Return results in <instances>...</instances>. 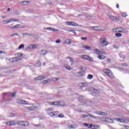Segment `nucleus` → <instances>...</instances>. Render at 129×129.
Here are the masks:
<instances>
[{
    "label": "nucleus",
    "mask_w": 129,
    "mask_h": 129,
    "mask_svg": "<svg viewBox=\"0 0 129 129\" xmlns=\"http://www.w3.org/2000/svg\"><path fill=\"white\" fill-rule=\"evenodd\" d=\"M100 115H105V113L104 112H100Z\"/></svg>",
    "instance_id": "43"
},
{
    "label": "nucleus",
    "mask_w": 129,
    "mask_h": 129,
    "mask_svg": "<svg viewBox=\"0 0 129 129\" xmlns=\"http://www.w3.org/2000/svg\"><path fill=\"white\" fill-rule=\"evenodd\" d=\"M84 125L85 126H88V123H84Z\"/></svg>",
    "instance_id": "56"
},
{
    "label": "nucleus",
    "mask_w": 129,
    "mask_h": 129,
    "mask_svg": "<svg viewBox=\"0 0 129 129\" xmlns=\"http://www.w3.org/2000/svg\"><path fill=\"white\" fill-rule=\"evenodd\" d=\"M14 36H19L18 33H14Z\"/></svg>",
    "instance_id": "60"
},
{
    "label": "nucleus",
    "mask_w": 129,
    "mask_h": 129,
    "mask_svg": "<svg viewBox=\"0 0 129 129\" xmlns=\"http://www.w3.org/2000/svg\"><path fill=\"white\" fill-rule=\"evenodd\" d=\"M27 36H28L29 37H33L34 35L32 34H30L28 33V34L27 35Z\"/></svg>",
    "instance_id": "49"
},
{
    "label": "nucleus",
    "mask_w": 129,
    "mask_h": 129,
    "mask_svg": "<svg viewBox=\"0 0 129 129\" xmlns=\"http://www.w3.org/2000/svg\"><path fill=\"white\" fill-rule=\"evenodd\" d=\"M18 59V57H16L14 58V59L15 60V61H18V59Z\"/></svg>",
    "instance_id": "57"
},
{
    "label": "nucleus",
    "mask_w": 129,
    "mask_h": 129,
    "mask_svg": "<svg viewBox=\"0 0 129 129\" xmlns=\"http://www.w3.org/2000/svg\"><path fill=\"white\" fill-rule=\"evenodd\" d=\"M37 108H38L37 106H32L27 108L28 110H29V111H34V110H36Z\"/></svg>",
    "instance_id": "11"
},
{
    "label": "nucleus",
    "mask_w": 129,
    "mask_h": 129,
    "mask_svg": "<svg viewBox=\"0 0 129 129\" xmlns=\"http://www.w3.org/2000/svg\"><path fill=\"white\" fill-rule=\"evenodd\" d=\"M122 17H127V15L124 13H122Z\"/></svg>",
    "instance_id": "45"
},
{
    "label": "nucleus",
    "mask_w": 129,
    "mask_h": 129,
    "mask_svg": "<svg viewBox=\"0 0 129 129\" xmlns=\"http://www.w3.org/2000/svg\"><path fill=\"white\" fill-rule=\"evenodd\" d=\"M29 125V122L27 121H23V126H28Z\"/></svg>",
    "instance_id": "27"
},
{
    "label": "nucleus",
    "mask_w": 129,
    "mask_h": 129,
    "mask_svg": "<svg viewBox=\"0 0 129 129\" xmlns=\"http://www.w3.org/2000/svg\"><path fill=\"white\" fill-rule=\"evenodd\" d=\"M115 35L116 36V37H118L119 38H120V37H121V36H122V34H121V33H116L115 34Z\"/></svg>",
    "instance_id": "37"
},
{
    "label": "nucleus",
    "mask_w": 129,
    "mask_h": 129,
    "mask_svg": "<svg viewBox=\"0 0 129 129\" xmlns=\"http://www.w3.org/2000/svg\"><path fill=\"white\" fill-rule=\"evenodd\" d=\"M16 97V93L13 92L12 93V97Z\"/></svg>",
    "instance_id": "51"
},
{
    "label": "nucleus",
    "mask_w": 129,
    "mask_h": 129,
    "mask_svg": "<svg viewBox=\"0 0 129 129\" xmlns=\"http://www.w3.org/2000/svg\"><path fill=\"white\" fill-rule=\"evenodd\" d=\"M116 7L117 9H118V8H119V5L118 4H117Z\"/></svg>",
    "instance_id": "59"
},
{
    "label": "nucleus",
    "mask_w": 129,
    "mask_h": 129,
    "mask_svg": "<svg viewBox=\"0 0 129 129\" xmlns=\"http://www.w3.org/2000/svg\"><path fill=\"white\" fill-rule=\"evenodd\" d=\"M122 66H125V67H127L128 65L125 63H123Z\"/></svg>",
    "instance_id": "50"
},
{
    "label": "nucleus",
    "mask_w": 129,
    "mask_h": 129,
    "mask_svg": "<svg viewBox=\"0 0 129 129\" xmlns=\"http://www.w3.org/2000/svg\"><path fill=\"white\" fill-rule=\"evenodd\" d=\"M96 114H97L98 115H100V111H96L95 112Z\"/></svg>",
    "instance_id": "52"
},
{
    "label": "nucleus",
    "mask_w": 129,
    "mask_h": 129,
    "mask_svg": "<svg viewBox=\"0 0 129 129\" xmlns=\"http://www.w3.org/2000/svg\"><path fill=\"white\" fill-rule=\"evenodd\" d=\"M104 73L107 76H108L110 78L113 77V75H112V73L111 72V71L110 70H104Z\"/></svg>",
    "instance_id": "6"
},
{
    "label": "nucleus",
    "mask_w": 129,
    "mask_h": 129,
    "mask_svg": "<svg viewBox=\"0 0 129 129\" xmlns=\"http://www.w3.org/2000/svg\"><path fill=\"white\" fill-rule=\"evenodd\" d=\"M56 43V44H60V43H61V40L60 39L57 40Z\"/></svg>",
    "instance_id": "44"
},
{
    "label": "nucleus",
    "mask_w": 129,
    "mask_h": 129,
    "mask_svg": "<svg viewBox=\"0 0 129 129\" xmlns=\"http://www.w3.org/2000/svg\"><path fill=\"white\" fill-rule=\"evenodd\" d=\"M78 76L80 77L81 76H83V72H79L78 73Z\"/></svg>",
    "instance_id": "31"
},
{
    "label": "nucleus",
    "mask_w": 129,
    "mask_h": 129,
    "mask_svg": "<svg viewBox=\"0 0 129 129\" xmlns=\"http://www.w3.org/2000/svg\"><path fill=\"white\" fill-rule=\"evenodd\" d=\"M47 53H48V51L47 50H42L40 51V55L41 56H45V55H46Z\"/></svg>",
    "instance_id": "20"
},
{
    "label": "nucleus",
    "mask_w": 129,
    "mask_h": 129,
    "mask_svg": "<svg viewBox=\"0 0 129 129\" xmlns=\"http://www.w3.org/2000/svg\"><path fill=\"white\" fill-rule=\"evenodd\" d=\"M120 29H121V27L116 28L112 29V31H113L114 33H120L119 32L120 31L119 30Z\"/></svg>",
    "instance_id": "16"
},
{
    "label": "nucleus",
    "mask_w": 129,
    "mask_h": 129,
    "mask_svg": "<svg viewBox=\"0 0 129 129\" xmlns=\"http://www.w3.org/2000/svg\"><path fill=\"white\" fill-rule=\"evenodd\" d=\"M94 54H97V55H102V52L98 49H95L93 51Z\"/></svg>",
    "instance_id": "14"
},
{
    "label": "nucleus",
    "mask_w": 129,
    "mask_h": 129,
    "mask_svg": "<svg viewBox=\"0 0 129 129\" xmlns=\"http://www.w3.org/2000/svg\"><path fill=\"white\" fill-rule=\"evenodd\" d=\"M66 24H67L68 26H72V27H78V24L74 22H66Z\"/></svg>",
    "instance_id": "8"
},
{
    "label": "nucleus",
    "mask_w": 129,
    "mask_h": 129,
    "mask_svg": "<svg viewBox=\"0 0 129 129\" xmlns=\"http://www.w3.org/2000/svg\"><path fill=\"white\" fill-rule=\"evenodd\" d=\"M98 58L100 60H103V59H105V56H104V55H101V54H100V55L98 56Z\"/></svg>",
    "instance_id": "26"
},
{
    "label": "nucleus",
    "mask_w": 129,
    "mask_h": 129,
    "mask_svg": "<svg viewBox=\"0 0 129 129\" xmlns=\"http://www.w3.org/2000/svg\"><path fill=\"white\" fill-rule=\"evenodd\" d=\"M91 128V129H98V125H93L92 124H91L89 126V128Z\"/></svg>",
    "instance_id": "18"
},
{
    "label": "nucleus",
    "mask_w": 129,
    "mask_h": 129,
    "mask_svg": "<svg viewBox=\"0 0 129 129\" xmlns=\"http://www.w3.org/2000/svg\"><path fill=\"white\" fill-rule=\"evenodd\" d=\"M90 29H93L94 31H100V27L99 26H91Z\"/></svg>",
    "instance_id": "17"
},
{
    "label": "nucleus",
    "mask_w": 129,
    "mask_h": 129,
    "mask_svg": "<svg viewBox=\"0 0 129 129\" xmlns=\"http://www.w3.org/2000/svg\"><path fill=\"white\" fill-rule=\"evenodd\" d=\"M86 117H88V115L86 114H83L81 116V118H85Z\"/></svg>",
    "instance_id": "35"
},
{
    "label": "nucleus",
    "mask_w": 129,
    "mask_h": 129,
    "mask_svg": "<svg viewBox=\"0 0 129 129\" xmlns=\"http://www.w3.org/2000/svg\"><path fill=\"white\" fill-rule=\"evenodd\" d=\"M110 61H111L110 59L108 58V59H107V63H110Z\"/></svg>",
    "instance_id": "55"
},
{
    "label": "nucleus",
    "mask_w": 129,
    "mask_h": 129,
    "mask_svg": "<svg viewBox=\"0 0 129 129\" xmlns=\"http://www.w3.org/2000/svg\"><path fill=\"white\" fill-rule=\"evenodd\" d=\"M75 127H77V125H76V124L71 125L69 126L70 128H75Z\"/></svg>",
    "instance_id": "33"
},
{
    "label": "nucleus",
    "mask_w": 129,
    "mask_h": 129,
    "mask_svg": "<svg viewBox=\"0 0 129 129\" xmlns=\"http://www.w3.org/2000/svg\"><path fill=\"white\" fill-rule=\"evenodd\" d=\"M61 102H52L51 103V105H59L60 106H64V105H60Z\"/></svg>",
    "instance_id": "15"
},
{
    "label": "nucleus",
    "mask_w": 129,
    "mask_h": 129,
    "mask_svg": "<svg viewBox=\"0 0 129 129\" xmlns=\"http://www.w3.org/2000/svg\"><path fill=\"white\" fill-rule=\"evenodd\" d=\"M68 32H72V33H73L75 35H77V33H76L74 30H68Z\"/></svg>",
    "instance_id": "39"
},
{
    "label": "nucleus",
    "mask_w": 129,
    "mask_h": 129,
    "mask_svg": "<svg viewBox=\"0 0 129 129\" xmlns=\"http://www.w3.org/2000/svg\"><path fill=\"white\" fill-rule=\"evenodd\" d=\"M97 90L96 89H94V92L95 93H97Z\"/></svg>",
    "instance_id": "54"
},
{
    "label": "nucleus",
    "mask_w": 129,
    "mask_h": 129,
    "mask_svg": "<svg viewBox=\"0 0 129 129\" xmlns=\"http://www.w3.org/2000/svg\"><path fill=\"white\" fill-rule=\"evenodd\" d=\"M64 42L67 45H71V43H72V40L70 39H66Z\"/></svg>",
    "instance_id": "19"
},
{
    "label": "nucleus",
    "mask_w": 129,
    "mask_h": 129,
    "mask_svg": "<svg viewBox=\"0 0 129 129\" xmlns=\"http://www.w3.org/2000/svg\"><path fill=\"white\" fill-rule=\"evenodd\" d=\"M120 30L119 31L120 33H128V31L124 28H121L120 29Z\"/></svg>",
    "instance_id": "21"
},
{
    "label": "nucleus",
    "mask_w": 129,
    "mask_h": 129,
    "mask_svg": "<svg viewBox=\"0 0 129 129\" xmlns=\"http://www.w3.org/2000/svg\"><path fill=\"white\" fill-rule=\"evenodd\" d=\"M35 66L36 67H40V66H41V62L38 61L37 62L35 63Z\"/></svg>",
    "instance_id": "34"
},
{
    "label": "nucleus",
    "mask_w": 129,
    "mask_h": 129,
    "mask_svg": "<svg viewBox=\"0 0 129 129\" xmlns=\"http://www.w3.org/2000/svg\"><path fill=\"white\" fill-rule=\"evenodd\" d=\"M10 11H11V8H9V9L7 10V12H10Z\"/></svg>",
    "instance_id": "62"
},
{
    "label": "nucleus",
    "mask_w": 129,
    "mask_h": 129,
    "mask_svg": "<svg viewBox=\"0 0 129 129\" xmlns=\"http://www.w3.org/2000/svg\"><path fill=\"white\" fill-rule=\"evenodd\" d=\"M43 79H45L44 76H40L35 78V80H43Z\"/></svg>",
    "instance_id": "24"
},
{
    "label": "nucleus",
    "mask_w": 129,
    "mask_h": 129,
    "mask_svg": "<svg viewBox=\"0 0 129 129\" xmlns=\"http://www.w3.org/2000/svg\"><path fill=\"white\" fill-rule=\"evenodd\" d=\"M3 52L4 51H0V54H3Z\"/></svg>",
    "instance_id": "64"
},
{
    "label": "nucleus",
    "mask_w": 129,
    "mask_h": 129,
    "mask_svg": "<svg viewBox=\"0 0 129 129\" xmlns=\"http://www.w3.org/2000/svg\"><path fill=\"white\" fill-rule=\"evenodd\" d=\"M112 120H116V121H118V122H123V123L125 122V120H124L123 119H121L119 118H115L112 119L109 117H106L105 121L106 122H109L110 123H112V122H113Z\"/></svg>",
    "instance_id": "1"
},
{
    "label": "nucleus",
    "mask_w": 129,
    "mask_h": 129,
    "mask_svg": "<svg viewBox=\"0 0 129 129\" xmlns=\"http://www.w3.org/2000/svg\"><path fill=\"white\" fill-rule=\"evenodd\" d=\"M102 65H103L104 66H105V63H104V62H102Z\"/></svg>",
    "instance_id": "63"
},
{
    "label": "nucleus",
    "mask_w": 129,
    "mask_h": 129,
    "mask_svg": "<svg viewBox=\"0 0 129 129\" xmlns=\"http://www.w3.org/2000/svg\"><path fill=\"white\" fill-rule=\"evenodd\" d=\"M67 59H70V61L71 62V65H73V64H74L73 59L72 57H67Z\"/></svg>",
    "instance_id": "29"
},
{
    "label": "nucleus",
    "mask_w": 129,
    "mask_h": 129,
    "mask_svg": "<svg viewBox=\"0 0 129 129\" xmlns=\"http://www.w3.org/2000/svg\"><path fill=\"white\" fill-rule=\"evenodd\" d=\"M16 15H20V12L16 11Z\"/></svg>",
    "instance_id": "58"
},
{
    "label": "nucleus",
    "mask_w": 129,
    "mask_h": 129,
    "mask_svg": "<svg viewBox=\"0 0 129 129\" xmlns=\"http://www.w3.org/2000/svg\"><path fill=\"white\" fill-rule=\"evenodd\" d=\"M58 117H64V115H63V114H60L59 115H58Z\"/></svg>",
    "instance_id": "46"
},
{
    "label": "nucleus",
    "mask_w": 129,
    "mask_h": 129,
    "mask_svg": "<svg viewBox=\"0 0 129 129\" xmlns=\"http://www.w3.org/2000/svg\"><path fill=\"white\" fill-rule=\"evenodd\" d=\"M86 84L85 83H81L80 84V87L83 88V87H85V86H86Z\"/></svg>",
    "instance_id": "30"
},
{
    "label": "nucleus",
    "mask_w": 129,
    "mask_h": 129,
    "mask_svg": "<svg viewBox=\"0 0 129 129\" xmlns=\"http://www.w3.org/2000/svg\"><path fill=\"white\" fill-rule=\"evenodd\" d=\"M109 19L111 21L113 22H118L120 20L119 17H110Z\"/></svg>",
    "instance_id": "9"
},
{
    "label": "nucleus",
    "mask_w": 129,
    "mask_h": 129,
    "mask_svg": "<svg viewBox=\"0 0 129 129\" xmlns=\"http://www.w3.org/2000/svg\"><path fill=\"white\" fill-rule=\"evenodd\" d=\"M13 22H19V19H9L6 20H3L2 23L3 25H7V24H10V23H13Z\"/></svg>",
    "instance_id": "2"
},
{
    "label": "nucleus",
    "mask_w": 129,
    "mask_h": 129,
    "mask_svg": "<svg viewBox=\"0 0 129 129\" xmlns=\"http://www.w3.org/2000/svg\"><path fill=\"white\" fill-rule=\"evenodd\" d=\"M24 47H25V45L21 44L19 46L18 49H19V50H21V49H24Z\"/></svg>",
    "instance_id": "38"
},
{
    "label": "nucleus",
    "mask_w": 129,
    "mask_h": 129,
    "mask_svg": "<svg viewBox=\"0 0 129 129\" xmlns=\"http://www.w3.org/2000/svg\"><path fill=\"white\" fill-rule=\"evenodd\" d=\"M49 81H50V80H44V81H43V82L44 84H47V83H49Z\"/></svg>",
    "instance_id": "40"
},
{
    "label": "nucleus",
    "mask_w": 129,
    "mask_h": 129,
    "mask_svg": "<svg viewBox=\"0 0 129 129\" xmlns=\"http://www.w3.org/2000/svg\"><path fill=\"white\" fill-rule=\"evenodd\" d=\"M81 58L84 60H87L88 61H89L90 62H94V60L92 58L90 57V56L86 55H82L81 56Z\"/></svg>",
    "instance_id": "5"
},
{
    "label": "nucleus",
    "mask_w": 129,
    "mask_h": 129,
    "mask_svg": "<svg viewBox=\"0 0 129 129\" xmlns=\"http://www.w3.org/2000/svg\"><path fill=\"white\" fill-rule=\"evenodd\" d=\"M45 30H47L48 31H52L53 32H59V30L55 29L52 27H48V28H44Z\"/></svg>",
    "instance_id": "13"
},
{
    "label": "nucleus",
    "mask_w": 129,
    "mask_h": 129,
    "mask_svg": "<svg viewBox=\"0 0 129 129\" xmlns=\"http://www.w3.org/2000/svg\"><path fill=\"white\" fill-rule=\"evenodd\" d=\"M17 124L20 126H24V121H17Z\"/></svg>",
    "instance_id": "23"
},
{
    "label": "nucleus",
    "mask_w": 129,
    "mask_h": 129,
    "mask_svg": "<svg viewBox=\"0 0 129 129\" xmlns=\"http://www.w3.org/2000/svg\"><path fill=\"white\" fill-rule=\"evenodd\" d=\"M100 44L102 47H105V46L109 45V42L107 41V39L105 38H102L100 40Z\"/></svg>",
    "instance_id": "3"
},
{
    "label": "nucleus",
    "mask_w": 129,
    "mask_h": 129,
    "mask_svg": "<svg viewBox=\"0 0 129 129\" xmlns=\"http://www.w3.org/2000/svg\"><path fill=\"white\" fill-rule=\"evenodd\" d=\"M6 124H7V125H8V126H12L13 125H17V120H14L13 121L6 122Z\"/></svg>",
    "instance_id": "7"
},
{
    "label": "nucleus",
    "mask_w": 129,
    "mask_h": 129,
    "mask_svg": "<svg viewBox=\"0 0 129 129\" xmlns=\"http://www.w3.org/2000/svg\"><path fill=\"white\" fill-rule=\"evenodd\" d=\"M82 97H83L82 96L80 97L79 98V101H81L80 100V99H81V98H82Z\"/></svg>",
    "instance_id": "61"
},
{
    "label": "nucleus",
    "mask_w": 129,
    "mask_h": 129,
    "mask_svg": "<svg viewBox=\"0 0 129 129\" xmlns=\"http://www.w3.org/2000/svg\"><path fill=\"white\" fill-rule=\"evenodd\" d=\"M19 4H21L22 6L24 7L25 6H28L29 4H31V2L29 1H23L19 2Z\"/></svg>",
    "instance_id": "12"
},
{
    "label": "nucleus",
    "mask_w": 129,
    "mask_h": 129,
    "mask_svg": "<svg viewBox=\"0 0 129 129\" xmlns=\"http://www.w3.org/2000/svg\"><path fill=\"white\" fill-rule=\"evenodd\" d=\"M14 26V24H11L10 26H9V28H11V29H23L24 28H25V26H22L20 24H17L14 26Z\"/></svg>",
    "instance_id": "4"
},
{
    "label": "nucleus",
    "mask_w": 129,
    "mask_h": 129,
    "mask_svg": "<svg viewBox=\"0 0 129 129\" xmlns=\"http://www.w3.org/2000/svg\"><path fill=\"white\" fill-rule=\"evenodd\" d=\"M88 79H92L93 78V76L91 75V74H89L88 76V77H87Z\"/></svg>",
    "instance_id": "36"
},
{
    "label": "nucleus",
    "mask_w": 129,
    "mask_h": 129,
    "mask_svg": "<svg viewBox=\"0 0 129 129\" xmlns=\"http://www.w3.org/2000/svg\"><path fill=\"white\" fill-rule=\"evenodd\" d=\"M27 49H32V44L27 46Z\"/></svg>",
    "instance_id": "48"
},
{
    "label": "nucleus",
    "mask_w": 129,
    "mask_h": 129,
    "mask_svg": "<svg viewBox=\"0 0 129 129\" xmlns=\"http://www.w3.org/2000/svg\"><path fill=\"white\" fill-rule=\"evenodd\" d=\"M23 36H28L29 35V33H22Z\"/></svg>",
    "instance_id": "53"
},
{
    "label": "nucleus",
    "mask_w": 129,
    "mask_h": 129,
    "mask_svg": "<svg viewBox=\"0 0 129 129\" xmlns=\"http://www.w3.org/2000/svg\"><path fill=\"white\" fill-rule=\"evenodd\" d=\"M88 115L91 118H94L95 119H97V117H96L91 114H88Z\"/></svg>",
    "instance_id": "25"
},
{
    "label": "nucleus",
    "mask_w": 129,
    "mask_h": 129,
    "mask_svg": "<svg viewBox=\"0 0 129 129\" xmlns=\"http://www.w3.org/2000/svg\"><path fill=\"white\" fill-rule=\"evenodd\" d=\"M17 55H18V57H19V58L22 57V56H23V54H22L20 53H17Z\"/></svg>",
    "instance_id": "47"
},
{
    "label": "nucleus",
    "mask_w": 129,
    "mask_h": 129,
    "mask_svg": "<svg viewBox=\"0 0 129 129\" xmlns=\"http://www.w3.org/2000/svg\"><path fill=\"white\" fill-rule=\"evenodd\" d=\"M81 40L83 41H87V37H82Z\"/></svg>",
    "instance_id": "42"
},
{
    "label": "nucleus",
    "mask_w": 129,
    "mask_h": 129,
    "mask_svg": "<svg viewBox=\"0 0 129 129\" xmlns=\"http://www.w3.org/2000/svg\"><path fill=\"white\" fill-rule=\"evenodd\" d=\"M27 102H28L21 99H18L17 101V103H18L19 104H28V103Z\"/></svg>",
    "instance_id": "10"
},
{
    "label": "nucleus",
    "mask_w": 129,
    "mask_h": 129,
    "mask_svg": "<svg viewBox=\"0 0 129 129\" xmlns=\"http://www.w3.org/2000/svg\"><path fill=\"white\" fill-rule=\"evenodd\" d=\"M83 48L84 49H86V50H90V49H91V47L90 46H83Z\"/></svg>",
    "instance_id": "28"
},
{
    "label": "nucleus",
    "mask_w": 129,
    "mask_h": 129,
    "mask_svg": "<svg viewBox=\"0 0 129 129\" xmlns=\"http://www.w3.org/2000/svg\"><path fill=\"white\" fill-rule=\"evenodd\" d=\"M56 113H59V112L56 111L53 112H49L48 113V115H50V116H54V115H56Z\"/></svg>",
    "instance_id": "22"
},
{
    "label": "nucleus",
    "mask_w": 129,
    "mask_h": 129,
    "mask_svg": "<svg viewBox=\"0 0 129 129\" xmlns=\"http://www.w3.org/2000/svg\"><path fill=\"white\" fill-rule=\"evenodd\" d=\"M31 46L32 47V49H36V48H38V45L37 44H31Z\"/></svg>",
    "instance_id": "32"
},
{
    "label": "nucleus",
    "mask_w": 129,
    "mask_h": 129,
    "mask_svg": "<svg viewBox=\"0 0 129 129\" xmlns=\"http://www.w3.org/2000/svg\"><path fill=\"white\" fill-rule=\"evenodd\" d=\"M66 69L68 70H72V68L69 67V66H67L66 67Z\"/></svg>",
    "instance_id": "41"
}]
</instances>
